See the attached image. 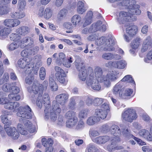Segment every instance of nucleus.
I'll return each mask as SVG.
<instances>
[{"mask_svg": "<svg viewBox=\"0 0 152 152\" xmlns=\"http://www.w3.org/2000/svg\"><path fill=\"white\" fill-rule=\"evenodd\" d=\"M120 127L121 130V133L124 137L127 138H133L134 136L131 134V131L128 126L121 124Z\"/></svg>", "mask_w": 152, "mask_h": 152, "instance_id": "nucleus-18", "label": "nucleus"}, {"mask_svg": "<svg viewBox=\"0 0 152 152\" xmlns=\"http://www.w3.org/2000/svg\"><path fill=\"white\" fill-rule=\"evenodd\" d=\"M65 117L68 119L76 117L75 112L72 111H69L65 114Z\"/></svg>", "mask_w": 152, "mask_h": 152, "instance_id": "nucleus-58", "label": "nucleus"}, {"mask_svg": "<svg viewBox=\"0 0 152 152\" xmlns=\"http://www.w3.org/2000/svg\"><path fill=\"white\" fill-rule=\"evenodd\" d=\"M94 98L90 96H87L85 100V102L87 105L88 106L94 105Z\"/></svg>", "mask_w": 152, "mask_h": 152, "instance_id": "nucleus-56", "label": "nucleus"}, {"mask_svg": "<svg viewBox=\"0 0 152 152\" xmlns=\"http://www.w3.org/2000/svg\"><path fill=\"white\" fill-rule=\"evenodd\" d=\"M78 98V97L75 96L72 97L70 98L69 107L71 109L73 110L74 109L75 105V101Z\"/></svg>", "mask_w": 152, "mask_h": 152, "instance_id": "nucleus-52", "label": "nucleus"}, {"mask_svg": "<svg viewBox=\"0 0 152 152\" xmlns=\"http://www.w3.org/2000/svg\"><path fill=\"white\" fill-rule=\"evenodd\" d=\"M27 59L24 60L23 59H20L17 63L18 66L21 68H25L27 63Z\"/></svg>", "mask_w": 152, "mask_h": 152, "instance_id": "nucleus-49", "label": "nucleus"}, {"mask_svg": "<svg viewBox=\"0 0 152 152\" xmlns=\"http://www.w3.org/2000/svg\"><path fill=\"white\" fill-rule=\"evenodd\" d=\"M131 15L129 10L128 12L121 11L117 15L116 20L117 22L120 24H124L126 22L131 21Z\"/></svg>", "mask_w": 152, "mask_h": 152, "instance_id": "nucleus-8", "label": "nucleus"}, {"mask_svg": "<svg viewBox=\"0 0 152 152\" xmlns=\"http://www.w3.org/2000/svg\"><path fill=\"white\" fill-rule=\"evenodd\" d=\"M146 63H148L149 61L152 60V49L149 51L147 54V57L144 59Z\"/></svg>", "mask_w": 152, "mask_h": 152, "instance_id": "nucleus-64", "label": "nucleus"}, {"mask_svg": "<svg viewBox=\"0 0 152 152\" xmlns=\"http://www.w3.org/2000/svg\"><path fill=\"white\" fill-rule=\"evenodd\" d=\"M9 79V75L7 73H5L2 78L0 79V85H1L4 83L7 82Z\"/></svg>", "mask_w": 152, "mask_h": 152, "instance_id": "nucleus-57", "label": "nucleus"}, {"mask_svg": "<svg viewBox=\"0 0 152 152\" xmlns=\"http://www.w3.org/2000/svg\"><path fill=\"white\" fill-rule=\"evenodd\" d=\"M53 14V11L50 8L47 7L44 10V17L46 19H49Z\"/></svg>", "mask_w": 152, "mask_h": 152, "instance_id": "nucleus-41", "label": "nucleus"}, {"mask_svg": "<svg viewBox=\"0 0 152 152\" xmlns=\"http://www.w3.org/2000/svg\"><path fill=\"white\" fill-rule=\"evenodd\" d=\"M20 43L22 45V48L24 46L25 43H27V46H30L33 44L34 43L33 39L29 37H26L23 39L19 41Z\"/></svg>", "mask_w": 152, "mask_h": 152, "instance_id": "nucleus-26", "label": "nucleus"}, {"mask_svg": "<svg viewBox=\"0 0 152 152\" xmlns=\"http://www.w3.org/2000/svg\"><path fill=\"white\" fill-rule=\"evenodd\" d=\"M89 113L88 110L87 109H83L80 110L78 114V117L80 118L85 119Z\"/></svg>", "mask_w": 152, "mask_h": 152, "instance_id": "nucleus-42", "label": "nucleus"}, {"mask_svg": "<svg viewBox=\"0 0 152 152\" xmlns=\"http://www.w3.org/2000/svg\"><path fill=\"white\" fill-rule=\"evenodd\" d=\"M30 32V29L28 27L21 26L16 30V32L21 35L25 36Z\"/></svg>", "mask_w": 152, "mask_h": 152, "instance_id": "nucleus-27", "label": "nucleus"}, {"mask_svg": "<svg viewBox=\"0 0 152 152\" xmlns=\"http://www.w3.org/2000/svg\"><path fill=\"white\" fill-rule=\"evenodd\" d=\"M107 111L105 110H103L102 109H98L96 110L95 114L97 118L99 119V121L101 119H104L105 118L107 115Z\"/></svg>", "mask_w": 152, "mask_h": 152, "instance_id": "nucleus-22", "label": "nucleus"}, {"mask_svg": "<svg viewBox=\"0 0 152 152\" xmlns=\"http://www.w3.org/2000/svg\"><path fill=\"white\" fill-rule=\"evenodd\" d=\"M11 15L13 18L20 19L24 18L25 14L24 12L17 11L12 13Z\"/></svg>", "mask_w": 152, "mask_h": 152, "instance_id": "nucleus-30", "label": "nucleus"}, {"mask_svg": "<svg viewBox=\"0 0 152 152\" xmlns=\"http://www.w3.org/2000/svg\"><path fill=\"white\" fill-rule=\"evenodd\" d=\"M1 119L2 122L7 125H10L12 124L11 120L7 118V116L5 115H2L1 116Z\"/></svg>", "mask_w": 152, "mask_h": 152, "instance_id": "nucleus-45", "label": "nucleus"}, {"mask_svg": "<svg viewBox=\"0 0 152 152\" xmlns=\"http://www.w3.org/2000/svg\"><path fill=\"white\" fill-rule=\"evenodd\" d=\"M102 57L105 60H111L113 59V54L109 52L104 53L102 54Z\"/></svg>", "mask_w": 152, "mask_h": 152, "instance_id": "nucleus-53", "label": "nucleus"}, {"mask_svg": "<svg viewBox=\"0 0 152 152\" xmlns=\"http://www.w3.org/2000/svg\"><path fill=\"white\" fill-rule=\"evenodd\" d=\"M115 42L114 38H110L107 39L103 37L97 38L95 41V44L97 45H103L104 47L103 50L105 51H110L114 50L115 48L113 47Z\"/></svg>", "mask_w": 152, "mask_h": 152, "instance_id": "nucleus-3", "label": "nucleus"}, {"mask_svg": "<svg viewBox=\"0 0 152 152\" xmlns=\"http://www.w3.org/2000/svg\"><path fill=\"white\" fill-rule=\"evenodd\" d=\"M141 39L139 37H137L135 38L131 43V47L133 49H137L141 45Z\"/></svg>", "mask_w": 152, "mask_h": 152, "instance_id": "nucleus-34", "label": "nucleus"}, {"mask_svg": "<svg viewBox=\"0 0 152 152\" xmlns=\"http://www.w3.org/2000/svg\"><path fill=\"white\" fill-rule=\"evenodd\" d=\"M41 56L39 54L35 56V61L37 62V63L35 65V67L38 68L42 65V62L41 61Z\"/></svg>", "mask_w": 152, "mask_h": 152, "instance_id": "nucleus-50", "label": "nucleus"}, {"mask_svg": "<svg viewBox=\"0 0 152 152\" xmlns=\"http://www.w3.org/2000/svg\"><path fill=\"white\" fill-rule=\"evenodd\" d=\"M67 10L65 9H63L60 10L57 16V19L59 20H62L66 15Z\"/></svg>", "mask_w": 152, "mask_h": 152, "instance_id": "nucleus-47", "label": "nucleus"}, {"mask_svg": "<svg viewBox=\"0 0 152 152\" xmlns=\"http://www.w3.org/2000/svg\"><path fill=\"white\" fill-rule=\"evenodd\" d=\"M104 99L102 98H94V105L99 106L104 102Z\"/></svg>", "mask_w": 152, "mask_h": 152, "instance_id": "nucleus-55", "label": "nucleus"}, {"mask_svg": "<svg viewBox=\"0 0 152 152\" xmlns=\"http://www.w3.org/2000/svg\"><path fill=\"white\" fill-rule=\"evenodd\" d=\"M46 75V70L44 67H42L40 68L39 71V76L40 79L43 80Z\"/></svg>", "mask_w": 152, "mask_h": 152, "instance_id": "nucleus-60", "label": "nucleus"}, {"mask_svg": "<svg viewBox=\"0 0 152 152\" xmlns=\"http://www.w3.org/2000/svg\"><path fill=\"white\" fill-rule=\"evenodd\" d=\"M127 63L124 60L118 61H110L105 64L107 67H113L115 68L122 69L124 68L126 66Z\"/></svg>", "mask_w": 152, "mask_h": 152, "instance_id": "nucleus-12", "label": "nucleus"}, {"mask_svg": "<svg viewBox=\"0 0 152 152\" xmlns=\"http://www.w3.org/2000/svg\"><path fill=\"white\" fill-rule=\"evenodd\" d=\"M138 31L137 27L136 26H132L126 28V33L130 36H133L135 35Z\"/></svg>", "mask_w": 152, "mask_h": 152, "instance_id": "nucleus-24", "label": "nucleus"}, {"mask_svg": "<svg viewBox=\"0 0 152 152\" xmlns=\"http://www.w3.org/2000/svg\"><path fill=\"white\" fill-rule=\"evenodd\" d=\"M137 117L135 111L131 108L126 110L122 113V119L129 122H132L133 120L136 119Z\"/></svg>", "mask_w": 152, "mask_h": 152, "instance_id": "nucleus-7", "label": "nucleus"}, {"mask_svg": "<svg viewBox=\"0 0 152 152\" xmlns=\"http://www.w3.org/2000/svg\"><path fill=\"white\" fill-rule=\"evenodd\" d=\"M11 30L2 25H0V39H3L8 37Z\"/></svg>", "mask_w": 152, "mask_h": 152, "instance_id": "nucleus-20", "label": "nucleus"}, {"mask_svg": "<svg viewBox=\"0 0 152 152\" xmlns=\"http://www.w3.org/2000/svg\"><path fill=\"white\" fill-rule=\"evenodd\" d=\"M138 135L148 141H152V124L150 126L149 132L148 130L142 129L139 132Z\"/></svg>", "mask_w": 152, "mask_h": 152, "instance_id": "nucleus-14", "label": "nucleus"}, {"mask_svg": "<svg viewBox=\"0 0 152 152\" xmlns=\"http://www.w3.org/2000/svg\"><path fill=\"white\" fill-rule=\"evenodd\" d=\"M23 122L24 123L25 128H23L20 124H18L17 126L18 129L20 134L25 135L28 134V131L31 133L35 131V127L29 120L24 119V121L23 120Z\"/></svg>", "mask_w": 152, "mask_h": 152, "instance_id": "nucleus-4", "label": "nucleus"}, {"mask_svg": "<svg viewBox=\"0 0 152 152\" xmlns=\"http://www.w3.org/2000/svg\"><path fill=\"white\" fill-rule=\"evenodd\" d=\"M121 130L120 127H119L116 125L113 124L111 126L110 132L114 136L112 137V145H116L120 141L119 136L121 135Z\"/></svg>", "mask_w": 152, "mask_h": 152, "instance_id": "nucleus-6", "label": "nucleus"}, {"mask_svg": "<svg viewBox=\"0 0 152 152\" xmlns=\"http://www.w3.org/2000/svg\"><path fill=\"white\" fill-rule=\"evenodd\" d=\"M73 59L71 57H67L66 59L63 62V65L65 67L69 68L71 66V63L73 62Z\"/></svg>", "mask_w": 152, "mask_h": 152, "instance_id": "nucleus-39", "label": "nucleus"}, {"mask_svg": "<svg viewBox=\"0 0 152 152\" xmlns=\"http://www.w3.org/2000/svg\"><path fill=\"white\" fill-rule=\"evenodd\" d=\"M123 82L126 81L128 82L131 83L135 84V82L133 80L132 76L130 75H127L125 76L121 80Z\"/></svg>", "mask_w": 152, "mask_h": 152, "instance_id": "nucleus-51", "label": "nucleus"}, {"mask_svg": "<svg viewBox=\"0 0 152 152\" xmlns=\"http://www.w3.org/2000/svg\"><path fill=\"white\" fill-rule=\"evenodd\" d=\"M130 1L129 0H123L118 4V5L120 6H126V9H128L129 10V9L131 6H132V4H130Z\"/></svg>", "mask_w": 152, "mask_h": 152, "instance_id": "nucleus-46", "label": "nucleus"}, {"mask_svg": "<svg viewBox=\"0 0 152 152\" xmlns=\"http://www.w3.org/2000/svg\"><path fill=\"white\" fill-rule=\"evenodd\" d=\"M12 84L10 83H6L4 84L2 86V90L6 92L11 91Z\"/></svg>", "mask_w": 152, "mask_h": 152, "instance_id": "nucleus-54", "label": "nucleus"}, {"mask_svg": "<svg viewBox=\"0 0 152 152\" xmlns=\"http://www.w3.org/2000/svg\"><path fill=\"white\" fill-rule=\"evenodd\" d=\"M86 150L88 152H99L97 147L93 143H90L88 145Z\"/></svg>", "mask_w": 152, "mask_h": 152, "instance_id": "nucleus-40", "label": "nucleus"}, {"mask_svg": "<svg viewBox=\"0 0 152 152\" xmlns=\"http://www.w3.org/2000/svg\"><path fill=\"white\" fill-rule=\"evenodd\" d=\"M42 100L45 106V117L47 118L49 117V107H50V102L49 95L48 94H45L42 96Z\"/></svg>", "mask_w": 152, "mask_h": 152, "instance_id": "nucleus-15", "label": "nucleus"}, {"mask_svg": "<svg viewBox=\"0 0 152 152\" xmlns=\"http://www.w3.org/2000/svg\"><path fill=\"white\" fill-rule=\"evenodd\" d=\"M20 21L18 19H7L4 21V25L9 28L16 26L20 24Z\"/></svg>", "mask_w": 152, "mask_h": 152, "instance_id": "nucleus-21", "label": "nucleus"}, {"mask_svg": "<svg viewBox=\"0 0 152 152\" xmlns=\"http://www.w3.org/2000/svg\"><path fill=\"white\" fill-rule=\"evenodd\" d=\"M94 76L99 82L103 83L105 75L103 74L102 69L99 66H96L94 70Z\"/></svg>", "mask_w": 152, "mask_h": 152, "instance_id": "nucleus-16", "label": "nucleus"}, {"mask_svg": "<svg viewBox=\"0 0 152 152\" xmlns=\"http://www.w3.org/2000/svg\"><path fill=\"white\" fill-rule=\"evenodd\" d=\"M78 121V118L76 117H74L68 120L66 122V126L69 128H72L74 126Z\"/></svg>", "mask_w": 152, "mask_h": 152, "instance_id": "nucleus-33", "label": "nucleus"}, {"mask_svg": "<svg viewBox=\"0 0 152 152\" xmlns=\"http://www.w3.org/2000/svg\"><path fill=\"white\" fill-rule=\"evenodd\" d=\"M118 73L115 71H109L104 77L103 84L106 87L110 86L111 81H114L118 78Z\"/></svg>", "mask_w": 152, "mask_h": 152, "instance_id": "nucleus-9", "label": "nucleus"}, {"mask_svg": "<svg viewBox=\"0 0 152 152\" xmlns=\"http://www.w3.org/2000/svg\"><path fill=\"white\" fill-rule=\"evenodd\" d=\"M20 106L19 103L15 102H11L9 99L7 103L4 105L5 109L12 110L13 112H16V109L18 110L16 113L17 116L22 117L23 118L30 119L32 118V114L31 110L28 105L24 106Z\"/></svg>", "mask_w": 152, "mask_h": 152, "instance_id": "nucleus-1", "label": "nucleus"}, {"mask_svg": "<svg viewBox=\"0 0 152 152\" xmlns=\"http://www.w3.org/2000/svg\"><path fill=\"white\" fill-rule=\"evenodd\" d=\"M99 81L95 77L94 71L92 68H88V73L86 79V84L88 86L91 87L94 90L99 91L101 89Z\"/></svg>", "mask_w": 152, "mask_h": 152, "instance_id": "nucleus-2", "label": "nucleus"}, {"mask_svg": "<svg viewBox=\"0 0 152 152\" xmlns=\"http://www.w3.org/2000/svg\"><path fill=\"white\" fill-rule=\"evenodd\" d=\"M26 4V3L25 0H18V7L20 10H24Z\"/></svg>", "mask_w": 152, "mask_h": 152, "instance_id": "nucleus-48", "label": "nucleus"}, {"mask_svg": "<svg viewBox=\"0 0 152 152\" xmlns=\"http://www.w3.org/2000/svg\"><path fill=\"white\" fill-rule=\"evenodd\" d=\"M42 85H40L37 81H35L33 83L32 86L27 88L28 91L35 94H38L39 96L42 95L43 91V89L41 88Z\"/></svg>", "mask_w": 152, "mask_h": 152, "instance_id": "nucleus-11", "label": "nucleus"}, {"mask_svg": "<svg viewBox=\"0 0 152 152\" xmlns=\"http://www.w3.org/2000/svg\"><path fill=\"white\" fill-rule=\"evenodd\" d=\"M4 128L8 135L13 139H17L19 137L20 134L15 128L11 126Z\"/></svg>", "mask_w": 152, "mask_h": 152, "instance_id": "nucleus-13", "label": "nucleus"}, {"mask_svg": "<svg viewBox=\"0 0 152 152\" xmlns=\"http://www.w3.org/2000/svg\"><path fill=\"white\" fill-rule=\"evenodd\" d=\"M55 69L56 72V77L58 81L61 84L66 85L68 80L66 78V75L65 72L61 68L58 66H56Z\"/></svg>", "mask_w": 152, "mask_h": 152, "instance_id": "nucleus-10", "label": "nucleus"}, {"mask_svg": "<svg viewBox=\"0 0 152 152\" xmlns=\"http://www.w3.org/2000/svg\"><path fill=\"white\" fill-rule=\"evenodd\" d=\"M84 6V4L82 1H79L78 2L77 4V10L78 13L82 14L86 12V10Z\"/></svg>", "mask_w": 152, "mask_h": 152, "instance_id": "nucleus-31", "label": "nucleus"}, {"mask_svg": "<svg viewBox=\"0 0 152 152\" xmlns=\"http://www.w3.org/2000/svg\"><path fill=\"white\" fill-rule=\"evenodd\" d=\"M93 13L92 11H88L85 17V21L84 25L87 26L91 24L92 21Z\"/></svg>", "mask_w": 152, "mask_h": 152, "instance_id": "nucleus-29", "label": "nucleus"}, {"mask_svg": "<svg viewBox=\"0 0 152 152\" xmlns=\"http://www.w3.org/2000/svg\"><path fill=\"white\" fill-rule=\"evenodd\" d=\"M137 6V5L134 4L130 6L129 10L130 13L131 15V16L133 15H139L141 13V11L138 8H135Z\"/></svg>", "mask_w": 152, "mask_h": 152, "instance_id": "nucleus-35", "label": "nucleus"}, {"mask_svg": "<svg viewBox=\"0 0 152 152\" xmlns=\"http://www.w3.org/2000/svg\"><path fill=\"white\" fill-rule=\"evenodd\" d=\"M75 65L76 68L80 71L81 72L86 70L85 69L83 63L82 61H78L77 60H76L75 61Z\"/></svg>", "mask_w": 152, "mask_h": 152, "instance_id": "nucleus-38", "label": "nucleus"}, {"mask_svg": "<svg viewBox=\"0 0 152 152\" xmlns=\"http://www.w3.org/2000/svg\"><path fill=\"white\" fill-rule=\"evenodd\" d=\"M42 145L44 147L52 145L53 144V141L50 138L48 139L47 140L46 138H43L42 140Z\"/></svg>", "mask_w": 152, "mask_h": 152, "instance_id": "nucleus-44", "label": "nucleus"}, {"mask_svg": "<svg viewBox=\"0 0 152 152\" xmlns=\"http://www.w3.org/2000/svg\"><path fill=\"white\" fill-rule=\"evenodd\" d=\"M50 108L49 107V117L48 118L46 117L45 112V118L47 119L50 118L52 121H54L57 119V114H59L61 113V109L59 107V104L57 103L55 101L53 102L51 108L50 109Z\"/></svg>", "mask_w": 152, "mask_h": 152, "instance_id": "nucleus-5", "label": "nucleus"}, {"mask_svg": "<svg viewBox=\"0 0 152 152\" xmlns=\"http://www.w3.org/2000/svg\"><path fill=\"white\" fill-rule=\"evenodd\" d=\"M81 73L79 74V77L80 79L82 81H85L86 77V70H84L82 71Z\"/></svg>", "mask_w": 152, "mask_h": 152, "instance_id": "nucleus-61", "label": "nucleus"}, {"mask_svg": "<svg viewBox=\"0 0 152 152\" xmlns=\"http://www.w3.org/2000/svg\"><path fill=\"white\" fill-rule=\"evenodd\" d=\"M99 121V119L97 118L96 116H91L87 119L86 124L88 125L91 126L94 125L96 123Z\"/></svg>", "mask_w": 152, "mask_h": 152, "instance_id": "nucleus-32", "label": "nucleus"}, {"mask_svg": "<svg viewBox=\"0 0 152 152\" xmlns=\"http://www.w3.org/2000/svg\"><path fill=\"white\" fill-rule=\"evenodd\" d=\"M143 43L149 46H152V39L148 36L146 37L143 41Z\"/></svg>", "mask_w": 152, "mask_h": 152, "instance_id": "nucleus-63", "label": "nucleus"}, {"mask_svg": "<svg viewBox=\"0 0 152 152\" xmlns=\"http://www.w3.org/2000/svg\"><path fill=\"white\" fill-rule=\"evenodd\" d=\"M102 24V22L98 21L96 23L92 24L91 26L93 32H94L101 30V25Z\"/></svg>", "mask_w": 152, "mask_h": 152, "instance_id": "nucleus-36", "label": "nucleus"}, {"mask_svg": "<svg viewBox=\"0 0 152 152\" xmlns=\"http://www.w3.org/2000/svg\"><path fill=\"white\" fill-rule=\"evenodd\" d=\"M69 95L68 94L65 93L57 95L56 97V103L58 102L60 104L63 105L67 101Z\"/></svg>", "mask_w": 152, "mask_h": 152, "instance_id": "nucleus-19", "label": "nucleus"}, {"mask_svg": "<svg viewBox=\"0 0 152 152\" xmlns=\"http://www.w3.org/2000/svg\"><path fill=\"white\" fill-rule=\"evenodd\" d=\"M34 80V77L31 75L29 74L25 78V83L27 84L30 85L32 83Z\"/></svg>", "mask_w": 152, "mask_h": 152, "instance_id": "nucleus-59", "label": "nucleus"}, {"mask_svg": "<svg viewBox=\"0 0 152 152\" xmlns=\"http://www.w3.org/2000/svg\"><path fill=\"white\" fill-rule=\"evenodd\" d=\"M123 89L122 86L120 83H117L114 87L113 89V93L115 95L118 94L120 97V94H121Z\"/></svg>", "mask_w": 152, "mask_h": 152, "instance_id": "nucleus-28", "label": "nucleus"}, {"mask_svg": "<svg viewBox=\"0 0 152 152\" xmlns=\"http://www.w3.org/2000/svg\"><path fill=\"white\" fill-rule=\"evenodd\" d=\"M85 126V124L84 121L80 120L78 122L76 126V129L77 130H80L83 129Z\"/></svg>", "mask_w": 152, "mask_h": 152, "instance_id": "nucleus-62", "label": "nucleus"}, {"mask_svg": "<svg viewBox=\"0 0 152 152\" xmlns=\"http://www.w3.org/2000/svg\"><path fill=\"white\" fill-rule=\"evenodd\" d=\"M112 139V137H110L108 136H104L97 137L93 139V141L96 143L102 144H105L109 141H110L111 143ZM111 145H112L111 144Z\"/></svg>", "mask_w": 152, "mask_h": 152, "instance_id": "nucleus-17", "label": "nucleus"}, {"mask_svg": "<svg viewBox=\"0 0 152 152\" xmlns=\"http://www.w3.org/2000/svg\"><path fill=\"white\" fill-rule=\"evenodd\" d=\"M81 17L78 15H75L72 18L71 21L74 25L75 26L78 24L81 21Z\"/></svg>", "mask_w": 152, "mask_h": 152, "instance_id": "nucleus-43", "label": "nucleus"}, {"mask_svg": "<svg viewBox=\"0 0 152 152\" xmlns=\"http://www.w3.org/2000/svg\"><path fill=\"white\" fill-rule=\"evenodd\" d=\"M53 75H51L49 77V86L50 89L53 91H57L58 89V86L53 79Z\"/></svg>", "mask_w": 152, "mask_h": 152, "instance_id": "nucleus-25", "label": "nucleus"}, {"mask_svg": "<svg viewBox=\"0 0 152 152\" xmlns=\"http://www.w3.org/2000/svg\"><path fill=\"white\" fill-rule=\"evenodd\" d=\"M19 47L22 48V45L20 43L19 41L11 43L8 46V48L10 50H13Z\"/></svg>", "mask_w": 152, "mask_h": 152, "instance_id": "nucleus-37", "label": "nucleus"}, {"mask_svg": "<svg viewBox=\"0 0 152 152\" xmlns=\"http://www.w3.org/2000/svg\"><path fill=\"white\" fill-rule=\"evenodd\" d=\"M133 90L130 88H126L123 90L122 93L120 94V97L122 99H125L128 98L132 94Z\"/></svg>", "mask_w": 152, "mask_h": 152, "instance_id": "nucleus-23", "label": "nucleus"}]
</instances>
